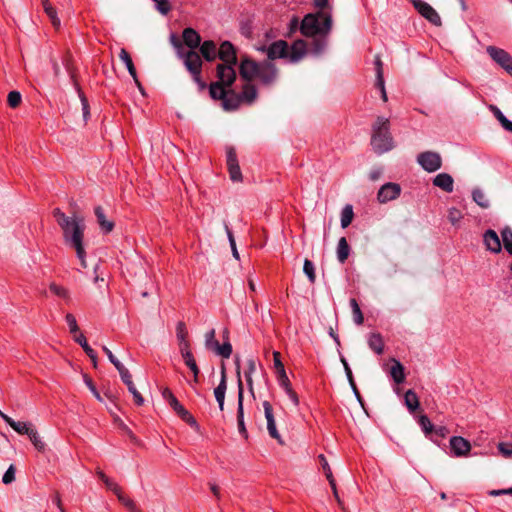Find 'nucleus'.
I'll return each mask as SVG.
<instances>
[{"instance_id":"1","label":"nucleus","mask_w":512,"mask_h":512,"mask_svg":"<svg viewBox=\"0 0 512 512\" xmlns=\"http://www.w3.org/2000/svg\"><path fill=\"white\" fill-rule=\"evenodd\" d=\"M332 28V16L327 11L307 14L300 25L302 35L312 37L311 51L320 55L327 46V36Z\"/></svg>"},{"instance_id":"2","label":"nucleus","mask_w":512,"mask_h":512,"mask_svg":"<svg viewBox=\"0 0 512 512\" xmlns=\"http://www.w3.org/2000/svg\"><path fill=\"white\" fill-rule=\"evenodd\" d=\"M372 131L371 145L376 153L382 154L393 149L394 142L388 118L378 117L372 126Z\"/></svg>"},{"instance_id":"3","label":"nucleus","mask_w":512,"mask_h":512,"mask_svg":"<svg viewBox=\"0 0 512 512\" xmlns=\"http://www.w3.org/2000/svg\"><path fill=\"white\" fill-rule=\"evenodd\" d=\"M86 226H63V236L66 245L76 251L83 268L87 267L84 249Z\"/></svg>"},{"instance_id":"4","label":"nucleus","mask_w":512,"mask_h":512,"mask_svg":"<svg viewBox=\"0 0 512 512\" xmlns=\"http://www.w3.org/2000/svg\"><path fill=\"white\" fill-rule=\"evenodd\" d=\"M163 398L169 403L171 408L176 414L187 424H189L196 431L199 430V425L196 419L189 413L188 410L177 400L172 391L169 388H164L162 391Z\"/></svg>"},{"instance_id":"5","label":"nucleus","mask_w":512,"mask_h":512,"mask_svg":"<svg viewBox=\"0 0 512 512\" xmlns=\"http://www.w3.org/2000/svg\"><path fill=\"white\" fill-rule=\"evenodd\" d=\"M202 64L203 61L200 54L196 51H189L186 55L184 66L192 75L193 80L199 85V87L204 89L206 84L201 79Z\"/></svg>"},{"instance_id":"6","label":"nucleus","mask_w":512,"mask_h":512,"mask_svg":"<svg viewBox=\"0 0 512 512\" xmlns=\"http://www.w3.org/2000/svg\"><path fill=\"white\" fill-rule=\"evenodd\" d=\"M236 372L238 376V407H237V424L239 433L245 438H248V432L244 422V408H243V399H244V389L243 384L240 378V362L237 357L235 360Z\"/></svg>"},{"instance_id":"7","label":"nucleus","mask_w":512,"mask_h":512,"mask_svg":"<svg viewBox=\"0 0 512 512\" xmlns=\"http://www.w3.org/2000/svg\"><path fill=\"white\" fill-rule=\"evenodd\" d=\"M417 163L422 167V169L432 173L441 168L442 158L437 152L425 151L418 154Z\"/></svg>"},{"instance_id":"8","label":"nucleus","mask_w":512,"mask_h":512,"mask_svg":"<svg viewBox=\"0 0 512 512\" xmlns=\"http://www.w3.org/2000/svg\"><path fill=\"white\" fill-rule=\"evenodd\" d=\"M486 51L493 61L512 76V56L507 51L495 46H488Z\"/></svg>"},{"instance_id":"9","label":"nucleus","mask_w":512,"mask_h":512,"mask_svg":"<svg viewBox=\"0 0 512 512\" xmlns=\"http://www.w3.org/2000/svg\"><path fill=\"white\" fill-rule=\"evenodd\" d=\"M277 77L278 70L273 63L269 61L259 63L255 79H258L264 85H272L276 82Z\"/></svg>"},{"instance_id":"10","label":"nucleus","mask_w":512,"mask_h":512,"mask_svg":"<svg viewBox=\"0 0 512 512\" xmlns=\"http://www.w3.org/2000/svg\"><path fill=\"white\" fill-rule=\"evenodd\" d=\"M412 3L414 8L418 11L419 14H421V16H423L433 25L441 26V17L430 4L422 0H412Z\"/></svg>"},{"instance_id":"11","label":"nucleus","mask_w":512,"mask_h":512,"mask_svg":"<svg viewBox=\"0 0 512 512\" xmlns=\"http://www.w3.org/2000/svg\"><path fill=\"white\" fill-rule=\"evenodd\" d=\"M234 67L235 65L218 64L216 67V76L218 78L217 82L230 88L236 80Z\"/></svg>"},{"instance_id":"12","label":"nucleus","mask_w":512,"mask_h":512,"mask_svg":"<svg viewBox=\"0 0 512 512\" xmlns=\"http://www.w3.org/2000/svg\"><path fill=\"white\" fill-rule=\"evenodd\" d=\"M401 187L397 183L388 182L381 186L377 193V199L380 203H387L400 196Z\"/></svg>"},{"instance_id":"13","label":"nucleus","mask_w":512,"mask_h":512,"mask_svg":"<svg viewBox=\"0 0 512 512\" xmlns=\"http://www.w3.org/2000/svg\"><path fill=\"white\" fill-rule=\"evenodd\" d=\"M259 50L266 52L268 59L274 60L288 56V45L284 40L273 42L268 47L263 46Z\"/></svg>"},{"instance_id":"14","label":"nucleus","mask_w":512,"mask_h":512,"mask_svg":"<svg viewBox=\"0 0 512 512\" xmlns=\"http://www.w3.org/2000/svg\"><path fill=\"white\" fill-rule=\"evenodd\" d=\"M264 414L267 421V430L271 438L277 440L279 444H283V440L276 428L275 418L273 414V408L270 402H263Z\"/></svg>"},{"instance_id":"15","label":"nucleus","mask_w":512,"mask_h":512,"mask_svg":"<svg viewBox=\"0 0 512 512\" xmlns=\"http://www.w3.org/2000/svg\"><path fill=\"white\" fill-rule=\"evenodd\" d=\"M308 52L311 51V42H306L304 40H296L288 51V57L292 63H296L301 60Z\"/></svg>"},{"instance_id":"16","label":"nucleus","mask_w":512,"mask_h":512,"mask_svg":"<svg viewBox=\"0 0 512 512\" xmlns=\"http://www.w3.org/2000/svg\"><path fill=\"white\" fill-rule=\"evenodd\" d=\"M217 57L223 62L222 64L236 65L237 63L236 49L230 41L221 43Z\"/></svg>"},{"instance_id":"17","label":"nucleus","mask_w":512,"mask_h":512,"mask_svg":"<svg viewBox=\"0 0 512 512\" xmlns=\"http://www.w3.org/2000/svg\"><path fill=\"white\" fill-rule=\"evenodd\" d=\"M227 156V166L230 174V179L234 182H238L242 180V174L240 170V166L238 164L237 156L235 149L233 147H229L226 152Z\"/></svg>"},{"instance_id":"18","label":"nucleus","mask_w":512,"mask_h":512,"mask_svg":"<svg viewBox=\"0 0 512 512\" xmlns=\"http://www.w3.org/2000/svg\"><path fill=\"white\" fill-rule=\"evenodd\" d=\"M449 443L455 457H465L471 450L470 442L461 436L451 437Z\"/></svg>"},{"instance_id":"19","label":"nucleus","mask_w":512,"mask_h":512,"mask_svg":"<svg viewBox=\"0 0 512 512\" xmlns=\"http://www.w3.org/2000/svg\"><path fill=\"white\" fill-rule=\"evenodd\" d=\"M258 65V62L250 58L246 57L242 59L239 66L240 76L247 81L255 79L257 75Z\"/></svg>"},{"instance_id":"20","label":"nucleus","mask_w":512,"mask_h":512,"mask_svg":"<svg viewBox=\"0 0 512 512\" xmlns=\"http://www.w3.org/2000/svg\"><path fill=\"white\" fill-rule=\"evenodd\" d=\"M0 417L17 433L22 435H29L30 431L34 429L33 425L29 422L14 421L11 417L0 411Z\"/></svg>"},{"instance_id":"21","label":"nucleus","mask_w":512,"mask_h":512,"mask_svg":"<svg viewBox=\"0 0 512 512\" xmlns=\"http://www.w3.org/2000/svg\"><path fill=\"white\" fill-rule=\"evenodd\" d=\"M483 241L486 249L490 252L499 253L501 251V241L494 230H487L483 235Z\"/></svg>"},{"instance_id":"22","label":"nucleus","mask_w":512,"mask_h":512,"mask_svg":"<svg viewBox=\"0 0 512 512\" xmlns=\"http://www.w3.org/2000/svg\"><path fill=\"white\" fill-rule=\"evenodd\" d=\"M182 37L185 45L189 48L188 51H195L201 44V37L193 28H185Z\"/></svg>"},{"instance_id":"23","label":"nucleus","mask_w":512,"mask_h":512,"mask_svg":"<svg viewBox=\"0 0 512 512\" xmlns=\"http://www.w3.org/2000/svg\"><path fill=\"white\" fill-rule=\"evenodd\" d=\"M198 48L200 57L202 56L207 62H213L217 58L218 49L214 41L206 40Z\"/></svg>"},{"instance_id":"24","label":"nucleus","mask_w":512,"mask_h":512,"mask_svg":"<svg viewBox=\"0 0 512 512\" xmlns=\"http://www.w3.org/2000/svg\"><path fill=\"white\" fill-rule=\"evenodd\" d=\"M433 185L447 193H451L454 188V180L448 173H440L433 179Z\"/></svg>"},{"instance_id":"25","label":"nucleus","mask_w":512,"mask_h":512,"mask_svg":"<svg viewBox=\"0 0 512 512\" xmlns=\"http://www.w3.org/2000/svg\"><path fill=\"white\" fill-rule=\"evenodd\" d=\"M227 390V382H226V373L225 370H222L221 373V380L218 386L214 389V396L216 401L218 402L219 408L221 411L224 409V401H225V394Z\"/></svg>"},{"instance_id":"26","label":"nucleus","mask_w":512,"mask_h":512,"mask_svg":"<svg viewBox=\"0 0 512 512\" xmlns=\"http://www.w3.org/2000/svg\"><path fill=\"white\" fill-rule=\"evenodd\" d=\"M241 96L239 93L234 92L233 90H228L223 102L222 106L227 111L236 110L241 105Z\"/></svg>"},{"instance_id":"27","label":"nucleus","mask_w":512,"mask_h":512,"mask_svg":"<svg viewBox=\"0 0 512 512\" xmlns=\"http://www.w3.org/2000/svg\"><path fill=\"white\" fill-rule=\"evenodd\" d=\"M390 361L392 363V366L389 370L390 376L396 384L403 383L405 380L404 366L395 358H392Z\"/></svg>"},{"instance_id":"28","label":"nucleus","mask_w":512,"mask_h":512,"mask_svg":"<svg viewBox=\"0 0 512 512\" xmlns=\"http://www.w3.org/2000/svg\"><path fill=\"white\" fill-rule=\"evenodd\" d=\"M53 213L58 224H82L85 221L84 217L76 212L73 214L71 219L66 217L58 208L54 209Z\"/></svg>"},{"instance_id":"29","label":"nucleus","mask_w":512,"mask_h":512,"mask_svg":"<svg viewBox=\"0 0 512 512\" xmlns=\"http://www.w3.org/2000/svg\"><path fill=\"white\" fill-rule=\"evenodd\" d=\"M119 58L125 64L129 74L134 79L136 85L140 88L141 85H140V82H139V80L137 78L136 69H135V66L133 64V61H132V58H131L130 54L124 48H122L120 50V53H119Z\"/></svg>"},{"instance_id":"30","label":"nucleus","mask_w":512,"mask_h":512,"mask_svg":"<svg viewBox=\"0 0 512 512\" xmlns=\"http://www.w3.org/2000/svg\"><path fill=\"white\" fill-rule=\"evenodd\" d=\"M368 345L376 354L380 355L384 351L383 338L379 333H371L368 338Z\"/></svg>"},{"instance_id":"31","label":"nucleus","mask_w":512,"mask_h":512,"mask_svg":"<svg viewBox=\"0 0 512 512\" xmlns=\"http://www.w3.org/2000/svg\"><path fill=\"white\" fill-rule=\"evenodd\" d=\"M226 88H228V87L221 83H218V82L211 83L210 87H209L210 96L215 100L223 101L228 92V90H226Z\"/></svg>"},{"instance_id":"32","label":"nucleus","mask_w":512,"mask_h":512,"mask_svg":"<svg viewBox=\"0 0 512 512\" xmlns=\"http://www.w3.org/2000/svg\"><path fill=\"white\" fill-rule=\"evenodd\" d=\"M239 95L242 102L251 104L257 97V91L254 85L247 83L243 86L242 92Z\"/></svg>"},{"instance_id":"33","label":"nucleus","mask_w":512,"mask_h":512,"mask_svg":"<svg viewBox=\"0 0 512 512\" xmlns=\"http://www.w3.org/2000/svg\"><path fill=\"white\" fill-rule=\"evenodd\" d=\"M490 110L495 118L501 123L502 127L505 130L512 132V121L508 120L497 106L490 105Z\"/></svg>"},{"instance_id":"34","label":"nucleus","mask_w":512,"mask_h":512,"mask_svg":"<svg viewBox=\"0 0 512 512\" xmlns=\"http://www.w3.org/2000/svg\"><path fill=\"white\" fill-rule=\"evenodd\" d=\"M349 245L345 237H341L338 241L337 246V258L339 262L344 263L349 256Z\"/></svg>"},{"instance_id":"35","label":"nucleus","mask_w":512,"mask_h":512,"mask_svg":"<svg viewBox=\"0 0 512 512\" xmlns=\"http://www.w3.org/2000/svg\"><path fill=\"white\" fill-rule=\"evenodd\" d=\"M404 401L406 407L411 411L414 412L419 408V399L416 393L413 390L406 391L404 395Z\"/></svg>"},{"instance_id":"36","label":"nucleus","mask_w":512,"mask_h":512,"mask_svg":"<svg viewBox=\"0 0 512 512\" xmlns=\"http://www.w3.org/2000/svg\"><path fill=\"white\" fill-rule=\"evenodd\" d=\"M473 200L482 208H487L489 206V200L485 194V192L480 189L476 188L472 192Z\"/></svg>"},{"instance_id":"37","label":"nucleus","mask_w":512,"mask_h":512,"mask_svg":"<svg viewBox=\"0 0 512 512\" xmlns=\"http://www.w3.org/2000/svg\"><path fill=\"white\" fill-rule=\"evenodd\" d=\"M501 236H502V243H503L505 250L510 255H512V230L508 226H506L502 230Z\"/></svg>"},{"instance_id":"38","label":"nucleus","mask_w":512,"mask_h":512,"mask_svg":"<svg viewBox=\"0 0 512 512\" xmlns=\"http://www.w3.org/2000/svg\"><path fill=\"white\" fill-rule=\"evenodd\" d=\"M213 352H215L217 355L223 358L228 359L232 354V345L230 344L229 341H226L223 344H220L218 342Z\"/></svg>"},{"instance_id":"39","label":"nucleus","mask_w":512,"mask_h":512,"mask_svg":"<svg viewBox=\"0 0 512 512\" xmlns=\"http://www.w3.org/2000/svg\"><path fill=\"white\" fill-rule=\"evenodd\" d=\"M350 306H351V309H352L354 322L357 325L363 324L364 317H363V314L361 312L360 306L357 303L356 299H354V298L350 299Z\"/></svg>"},{"instance_id":"40","label":"nucleus","mask_w":512,"mask_h":512,"mask_svg":"<svg viewBox=\"0 0 512 512\" xmlns=\"http://www.w3.org/2000/svg\"><path fill=\"white\" fill-rule=\"evenodd\" d=\"M28 437L38 451L42 452L45 450V443L44 441H42L35 428L32 431H30Z\"/></svg>"},{"instance_id":"41","label":"nucleus","mask_w":512,"mask_h":512,"mask_svg":"<svg viewBox=\"0 0 512 512\" xmlns=\"http://www.w3.org/2000/svg\"><path fill=\"white\" fill-rule=\"evenodd\" d=\"M155 4V9L161 14V15H168L170 11L172 10V6L169 3L168 0H151Z\"/></svg>"},{"instance_id":"42","label":"nucleus","mask_w":512,"mask_h":512,"mask_svg":"<svg viewBox=\"0 0 512 512\" xmlns=\"http://www.w3.org/2000/svg\"><path fill=\"white\" fill-rule=\"evenodd\" d=\"M44 11L47 14V16L49 17L52 26L55 29H59L61 26V21H60L59 17L57 16V12H56L55 8L52 5H50V6L46 7L44 9Z\"/></svg>"},{"instance_id":"43","label":"nucleus","mask_w":512,"mask_h":512,"mask_svg":"<svg viewBox=\"0 0 512 512\" xmlns=\"http://www.w3.org/2000/svg\"><path fill=\"white\" fill-rule=\"evenodd\" d=\"M171 44L176 49L177 56L183 60V63H185L186 55L189 53V51H185L181 42L176 38L175 35H171Z\"/></svg>"},{"instance_id":"44","label":"nucleus","mask_w":512,"mask_h":512,"mask_svg":"<svg viewBox=\"0 0 512 512\" xmlns=\"http://www.w3.org/2000/svg\"><path fill=\"white\" fill-rule=\"evenodd\" d=\"M303 272L308 277L309 282L313 284L316 280L315 267L314 264L308 259H305L304 261Z\"/></svg>"},{"instance_id":"45","label":"nucleus","mask_w":512,"mask_h":512,"mask_svg":"<svg viewBox=\"0 0 512 512\" xmlns=\"http://www.w3.org/2000/svg\"><path fill=\"white\" fill-rule=\"evenodd\" d=\"M354 212L353 207L350 204L344 206L341 212V223L340 224H351L353 220Z\"/></svg>"},{"instance_id":"46","label":"nucleus","mask_w":512,"mask_h":512,"mask_svg":"<svg viewBox=\"0 0 512 512\" xmlns=\"http://www.w3.org/2000/svg\"><path fill=\"white\" fill-rule=\"evenodd\" d=\"M115 495L117 496L118 500L130 511L132 512L135 508H137L136 504L133 500L126 497L123 493L121 488L119 489V492H116Z\"/></svg>"},{"instance_id":"47","label":"nucleus","mask_w":512,"mask_h":512,"mask_svg":"<svg viewBox=\"0 0 512 512\" xmlns=\"http://www.w3.org/2000/svg\"><path fill=\"white\" fill-rule=\"evenodd\" d=\"M215 330L211 329L205 334V347L208 350L213 351L218 344V341L215 339Z\"/></svg>"},{"instance_id":"48","label":"nucleus","mask_w":512,"mask_h":512,"mask_svg":"<svg viewBox=\"0 0 512 512\" xmlns=\"http://www.w3.org/2000/svg\"><path fill=\"white\" fill-rule=\"evenodd\" d=\"M419 424L426 436L429 435L434 429L433 424L426 415L420 416Z\"/></svg>"},{"instance_id":"49","label":"nucleus","mask_w":512,"mask_h":512,"mask_svg":"<svg viewBox=\"0 0 512 512\" xmlns=\"http://www.w3.org/2000/svg\"><path fill=\"white\" fill-rule=\"evenodd\" d=\"M74 340L83 348L88 357H92L91 353L94 351L87 343V340L83 334L75 336Z\"/></svg>"},{"instance_id":"50","label":"nucleus","mask_w":512,"mask_h":512,"mask_svg":"<svg viewBox=\"0 0 512 512\" xmlns=\"http://www.w3.org/2000/svg\"><path fill=\"white\" fill-rule=\"evenodd\" d=\"M185 364L189 367V369L192 371L193 376L199 375V368L196 364V361L193 357V355H186V357H183Z\"/></svg>"},{"instance_id":"51","label":"nucleus","mask_w":512,"mask_h":512,"mask_svg":"<svg viewBox=\"0 0 512 512\" xmlns=\"http://www.w3.org/2000/svg\"><path fill=\"white\" fill-rule=\"evenodd\" d=\"M7 101L10 107L16 108L21 102V94L18 91H11L8 94Z\"/></svg>"},{"instance_id":"52","label":"nucleus","mask_w":512,"mask_h":512,"mask_svg":"<svg viewBox=\"0 0 512 512\" xmlns=\"http://www.w3.org/2000/svg\"><path fill=\"white\" fill-rule=\"evenodd\" d=\"M375 66H376V86L382 85L383 78V68H382V61L379 58V56L375 59Z\"/></svg>"},{"instance_id":"53","label":"nucleus","mask_w":512,"mask_h":512,"mask_svg":"<svg viewBox=\"0 0 512 512\" xmlns=\"http://www.w3.org/2000/svg\"><path fill=\"white\" fill-rule=\"evenodd\" d=\"M277 380L280 387L284 390L291 388V384L285 370L277 373Z\"/></svg>"},{"instance_id":"54","label":"nucleus","mask_w":512,"mask_h":512,"mask_svg":"<svg viewBox=\"0 0 512 512\" xmlns=\"http://www.w3.org/2000/svg\"><path fill=\"white\" fill-rule=\"evenodd\" d=\"M129 392L133 395L134 401L137 405L141 406L144 403V398L135 387L134 383L127 385Z\"/></svg>"},{"instance_id":"55","label":"nucleus","mask_w":512,"mask_h":512,"mask_svg":"<svg viewBox=\"0 0 512 512\" xmlns=\"http://www.w3.org/2000/svg\"><path fill=\"white\" fill-rule=\"evenodd\" d=\"M84 382H85L86 386L89 388V390L92 392V394L94 395V397H95L98 401L102 402V401H103V399H102V397H101L100 393L98 392V390L96 389V387H95V385H94V383H93L92 379H91L90 377H88L87 375H84Z\"/></svg>"},{"instance_id":"56","label":"nucleus","mask_w":512,"mask_h":512,"mask_svg":"<svg viewBox=\"0 0 512 512\" xmlns=\"http://www.w3.org/2000/svg\"><path fill=\"white\" fill-rule=\"evenodd\" d=\"M187 330L184 322H178L176 326V335L179 342L186 341L187 338Z\"/></svg>"},{"instance_id":"57","label":"nucleus","mask_w":512,"mask_h":512,"mask_svg":"<svg viewBox=\"0 0 512 512\" xmlns=\"http://www.w3.org/2000/svg\"><path fill=\"white\" fill-rule=\"evenodd\" d=\"M49 288L52 293H54L55 295H57L59 297L68 298V296H69L67 289H65L64 287L59 286L55 283L50 284Z\"/></svg>"},{"instance_id":"58","label":"nucleus","mask_w":512,"mask_h":512,"mask_svg":"<svg viewBox=\"0 0 512 512\" xmlns=\"http://www.w3.org/2000/svg\"><path fill=\"white\" fill-rule=\"evenodd\" d=\"M226 233H227V236H228V239H229V243H230V246H231L233 257L235 259L239 260V253H238V250H237V247H236L235 238L233 236L232 231L228 228V226H226Z\"/></svg>"},{"instance_id":"59","label":"nucleus","mask_w":512,"mask_h":512,"mask_svg":"<svg viewBox=\"0 0 512 512\" xmlns=\"http://www.w3.org/2000/svg\"><path fill=\"white\" fill-rule=\"evenodd\" d=\"M94 213L97 217L98 224H114L113 221H107L104 209L100 206L95 207Z\"/></svg>"},{"instance_id":"60","label":"nucleus","mask_w":512,"mask_h":512,"mask_svg":"<svg viewBox=\"0 0 512 512\" xmlns=\"http://www.w3.org/2000/svg\"><path fill=\"white\" fill-rule=\"evenodd\" d=\"M15 480V467L14 465H10L9 468L3 475L2 482L4 484H10Z\"/></svg>"},{"instance_id":"61","label":"nucleus","mask_w":512,"mask_h":512,"mask_svg":"<svg viewBox=\"0 0 512 512\" xmlns=\"http://www.w3.org/2000/svg\"><path fill=\"white\" fill-rule=\"evenodd\" d=\"M66 322L69 326V330L71 333L76 334L79 331V327L77 325L76 318L73 314L68 313L65 317Z\"/></svg>"},{"instance_id":"62","label":"nucleus","mask_w":512,"mask_h":512,"mask_svg":"<svg viewBox=\"0 0 512 512\" xmlns=\"http://www.w3.org/2000/svg\"><path fill=\"white\" fill-rule=\"evenodd\" d=\"M273 362H274V367L276 369V373L285 370L284 364L282 363L281 358H280V353L278 351L273 352Z\"/></svg>"},{"instance_id":"63","label":"nucleus","mask_w":512,"mask_h":512,"mask_svg":"<svg viewBox=\"0 0 512 512\" xmlns=\"http://www.w3.org/2000/svg\"><path fill=\"white\" fill-rule=\"evenodd\" d=\"M461 218L462 213L458 209L452 208L449 210L448 219L452 222V224L459 222Z\"/></svg>"},{"instance_id":"64","label":"nucleus","mask_w":512,"mask_h":512,"mask_svg":"<svg viewBox=\"0 0 512 512\" xmlns=\"http://www.w3.org/2000/svg\"><path fill=\"white\" fill-rule=\"evenodd\" d=\"M498 448L505 457L512 455V443H500Z\"/></svg>"}]
</instances>
